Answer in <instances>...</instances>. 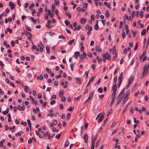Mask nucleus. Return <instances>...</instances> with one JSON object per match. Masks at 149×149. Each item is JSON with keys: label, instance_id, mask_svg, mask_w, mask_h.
Masks as SVG:
<instances>
[{"label": "nucleus", "instance_id": "de8ad7c7", "mask_svg": "<svg viewBox=\"0 0 149 149\" xmlns=\"http://www.w3.org/2000/svg\"><path fill=\"white\" fill-rule=\"evenodd\" d=\"M99 27L98 25H95L94 26V29L96 30H97L99 29Z\"/></svg>", "mask_w": 149, "mask_h": 149}, {"label": "nucleus", "instance_id": "052dcab7", "mask_svg": "<svg viewBox=\"0 0 149 149\" xmlns=\"http://www.w3.org/2000/svg\"><path fill=\"white\" fill-rule=\"evenodd\" d=\"M42 97V95L41 93H39L38 95V97L39 99L41 98Z\"/></svg>", "mask_w": 149, "mask_h": 149}, {"label": "nucleus", "instance_id": "79ce46f5", "mask_svg": "<svg viewBox=\"0 0 149 149\" xmlns=\"http://www.w3.org/2000/svg\"><path fill=\"white\" fill-rule=\"evenodd\" d=\"M25 27L27 30L29 31H31V28L30 27H29L27 25H26Z\"/></svg>", "mask_w": 149, "mask_h": 149}, {"label": "nucleus", "instance_id": "a19ab883", "mask_svg": "<svg viewBox=\"0 0 149 149\" xmlns=\"http://www.w3.org/2000/svg\"><path fill=\"white\" fill-rule=\"evenodd\" d=\"M65 23L67 26H68L70 24V22L69 21L68 22L66 20H65Z\"/></svg>", "mask_w": 149, "mask_h": 149}, {"label": "nucleus", "instance_id": "338daca9", "mask_svg": "<svg viewBox=\"0 0 149 149\" xmlns=\"http://www.w3.org/2000/svg\"><path fill=\"white\" fill-rule=\"evenodd\" d=\"M55 102L56 101L55 100H52L51 101L50 104L51 105H53L55 103Z\"/></svg>", "mask_w": 149, "mask_h": 149}, {"label": "nucleus", "instance_id": "69168bd1", "mask_svg": "<svg viewBox=\"0 0 149 149\" xmlns=\"http://www.w3.org/2000/svg\"><path fill=\"white\" fill-rule=\"evenodd\" d=\"M124 20H125L127 19H128V17L127 15H124Z\"/></svg>", "mask_w": 149, "mask_h": 149}, {"label": "nucleus", "instance_id": "3c124183", "mask_svg": "<svg viewBox=\"0 0 149 149\" xmlns=\"http://www.w3.org/2000/svg\"><path fill=\"white\" fill-rule=\"evenodd\" d=\"M134 122L135 123L138 124L139 122V120H136L135 118H134Z\"/></svg>", "mask_w": 149, "mask_h": 149}, {"label": "nucleus", "instance_id": "0e129e2a", "mask_svg": "<svg viewBox=\"0 0 149 149\" xmlns=\"http://www.w3.org/2000/svg\"><path fill=\"white\" fill-rule=\"evenodd\" d=\"M140 16L141 18H143V13L142 11H141L140 13Z\"/></svg>", "mask_w": 149, "mask_h": 149}, {"label": "nucleus", "instance_id": "f8f14e48", "mask_svg": "<svg viewBox=\"0 0 149 149\" xmlns=\"http://www.w3.org/2000/svg\"><path fill=\"white\" fill-rule=\"evenodd\" d=\"M85 29L86 30L87 29H88L89 31H91L92 30V28L91 26H89L88 25H86L85 27Z\"/></svg>", "mask_w": 149, "mask_h": 149}, {"label": "nucleus", "instance_id": "423d86ee", "mask_svg": "<svg viewBox=\"0 0 149 149\" xmlns=\"http://www.w3.org/2000/svg\"><path fill=\"white\" fill-rule=\"evenodd\" d=\"M83 138L85 143H86L88 140V135L87 134H85Z\"/></svg>", "mask_w": 149, "mask_h": 149}, {"label": "nucleus", "instance_id": "dca6fc26", "mask_svg": "<svg viewBox=\"0 0 149 149\" xmlns=\"http://www.w3.org/2000/svg\"><path fill=\"white\" fill-rule=\"evenodd\" d=\"M95 49L98 52H99L102 51L101 49H100L99 46L97 45L95 47Z\"/></svg>", "mask_w": 149, "mask_h": 149}, {"label": "nucleus", "instance_id": "cd10ccee", "mask_svg": "<svg viewBox=\"0 0 149 149\" xmlns=\"http://www.w3.org/2000/svg\"><path fill=\"white\" fill-rule=\"evenodd\" d=\"M34 4L33 3H32L31 4V5L29 6V8L30 10H31L34 7Z\"/></svg>", "mask_w": 149, "mask_h": 149}, {"label": "nucleus", "instance_id": "603ef678", "mask_svg": "<svg viewBox=\"0 0 149 149\" xmlns=\"http://www.w3.org/2000/svg\"><path fill=\"white\" fill-rule=\"evenodd\" d=\"M10 43L11 45V46L12 47H13V46H14L15 45V43L13 41H11Z\"/></svg>", "mask_w": 149, "mask_h": 149}, {"label": "nucleus", "instance_id": "864d4df0", "mask_svg": "<svg viewBox=\"0 0 149 149\" xmlns=\"http://www.w3.org/2000/svg\"><path fill=\"white\" fill-rule=\"evenodd\" d=\"M104 95L102 94V95H99V98L100 99H102L104 97Z\"/></svg>", "mask_w": 149, "mask_h": 149}, {"label": "nucleus", "instance_id": "ddd939ff", "mask_svg": "<svg viewBox=\"0 0 149 149\" xmlns=\"http://www.w3.org/2000/svg\"><path fill=\"white\" fill-rule=\"evenodd\" d=\"M130 93V91L129 90H128L127 91V92L126 93L125 95V98L127 99L128 98V97Z\"/></svg>", "mask_w": 149, "mask_h": 149}, {"label": "nucleus", "instance_id": "a18cd8bd", "mask_svg": "<svg viewBox=\"0 0 149 149\" xmlns=\"http://www.w3.org/2000/svg\"><path fill=\"white\" fill-rule=\"evenodd\" d=\"M74 107H73V108L72 107H70L68 109V111H73V110L74 109Z\"/></svg>", "mask_w": 149, "mask_h": 149}, {"label": "nucleus", "instance_id": "6e6552de", "mask_svg": "<svg viewBox=\"0 0 149 149\" xmlns=\"http://www.w3.org/2000/svg\"><path fill=\"white\" fill-rule=\"evenodd\" d=\"M134 77H131L129 79L128 81L129 83H130V84H131L133 82L134 79Z\"/></svg>", "mask_w": 149, "mask_h": 149}, {"label": "nucleus", "instance_id": "f704fd0d", "mask_svg": "<svg viewBox=\"0 0 149 149\" xmlns=\"http://www.w3.org/2000/svg\"><path fill=\"white\" fill-rule=\"evenodd\" d=\"M30 18L34 23H35L37 22V20L35 19L33 17H31Z\"/></svg>", "mask_w": 149, "mask_h": 149}, {"label": "nucleus", "instance_id": "9b49d317", "mask_svg": "<svg viewBox=\"0 0 149 149\" xmlns=\"http://www.w3.org/2000/svg\"><path fill=\"white\" fill-rule=\"evenodd\" d=\"M146 50H144L142 54L141 55H140V58H139V59L140 60L142 59L143 57L145 56L146 55Z\"/></svg>", "mask_w": 149, "mask_h": 149}, {"label": "nucleus", "instance_id": "a878e982", "mask_svg": "<svg viewBox=\"0 0 149 149\" xmlns=\"http://www.w3.org/2000/svg\"><path fill=\"white\" fill-rule=\"evenodd\" d=\"M146 30L145 29H144L141 31V34L142 35H145L146 33Z\"/></svg>", "mask_w": 149, "mask_h": 149}, {"label": "nucleus", "instance_id": "4be33fe9", "mask_svg": "<svg viewBox=\"0 0 149 149\" xmlns=\"http://www.w3.org/2000/svg\"><path fill=\"white\" fill-rule=\"evenodd\" d=\"M132 103V101H130L126 105L125 108V109H124V110H123V112H124V111H125L126 109H127V107H128V106L131 104Z\"/></svg>", "mask_w": 149, "mask_h": 149}, {"label": "nucleus", "instance_id": "9d476101", "mask_svg": "<svg viewBox=\"0 0 149 149\" xmlns=\"http://www.w3.org/2000/svg\"><path fill=\"white\" fill-rule=\"evenodd\" d=\"M94 79V78L93 76L90 79L89 81H88V83L86 87H87L90 84V83L92 82V81H93V80Z\"/></svg>", "mask_w": 149, "mask_h": 149}, {"label": "nucleus", "instance_id": "6ab92c4d", "mask_svg": "<svg viewBox=\"0 0 149 149\" xmlns=\"http://www.w3.org/2000/svg\"><path fill=\"white\" fill-rule=\"evenodd\" d=\"M45 48L47 51V54H49L50 53V49L48 46H46Z\"/></svg>", "mask_w": 149, "mask_h": 149}, {"label": "nucleus", "instance_id": "680f3d73", "mask_svg": "<svg viewBox=\"0 0 149 149\" xmlns=\"http://www.w3.org/2000/svg\"><path fill=\"white\" fill-rule=\"evenodd\" d=\"M17 109L19 111H22V107L20 105H18L17 106Z\"/></svg>", "mask_w": 149, "mask_h": 149}, {"label": "nucleus", "instance_id": "58836bf2", "mask_svg": "<svg viewBox=\"0 0 149 149\" xmlns=\"http://www.w3.org/2000/svg\"><path fill=\"white\" fill-rule=\"evenodd\" d=\"M117 57V53H115V54L113 58V60H115L116 59Z\"/></svg>", "mask_w": 149, "mask_h": 149}, {"label": "nucleus", "instance_id": "c9c22d12", "mask_svg": "<svg viewBox=\"0 0 149 149\" xmlns=\"http://www.w3.org/2000/svg\"><path fill=\"white\" fill-rule=\"evenodd\" d=\"M61 133H60V134H59L56 135L55 136V138L56 139H59V138H60V137H61Z\"/></svg>", "mask_w": 149, "mask_h": 149}, {"label": "nucleus", "instance_id": "7c9ffc66", "mask_svg": "<svg viewBox=\"0 0 149 149\" xmlns=\"http://www.w3.org/2000/svg\"><path fill=\"white\" fill-rule=\"evenodd\" d=\"M98 91L100 93H102L103 91V89L102 87H100L98 89Z\"/></svg>", "mask_w": 149, "mask_h": 149}, {"label": "nucleus", "instance_id": "37998d69", "mask_svg": "<svg viewBox=\"0 0 149 149\" xmlns=\"http://www.w3.org/2000/svg\"><path fill=\"white\" fill-rule=\"evenodd\" d=\"M94 93V91H92L91 93L89 94V95L90 96L91 98H92L93 95V94Z\"/></svg>", "mask_w": 149, "mask_h": 149}, {"label": "nucleus", "instance_id": "39448f33", "mask_svg": "<svg viewBox=\"0 0 149 149\" xmlns=\"http://www.w3.org/2000/svg\"><path fill=\"white\" fill-rule=\"evenodd\" d=\"M97 134L95 136V137H94V138H93V134H92V139H91V143H95V141L96 139V138L97 136Z\"/></svg>", "mask_w": 149, "mask_h": 149}, {"label": "nucleus", "instance_id": "aec40b11", "mask_svg": "<svg viewBox=\"0 0 149 149\" xmlns=\"http://www.w3.org/2000/svg\"><path fill=\"white\" fill-rule=\"evenodd\" d=\"M86 21V19L84 18H81L80 20V22L82 24H84V23Z\"/></svg>", "mask_w": 149, "mask_h": 149}, {"label": "nucleus", "instance_id": "1a4fd4ad", "mask_svg": "<svg viewBox=\"0 0 149 149\" xmlns=\"http://www.w3.org/2000/svg\"><path fill=\"white\" fill-rule=\"evenodd\" d=\"M57 121L56 120H54L53 121L52 123H50V126L51 127H53L54 125H56L57 124Z\"/></svg>", "mask_w": 149, "mask_h": 149}, {"label": "nucleus", "instance_id": "ea45409f", "mask_svg": "<svg viewBox=\"0 0 149 149\" xmlns=\"http://www.w3.org/2000/svg\"><path fill=\"white\" fill-rule=\"evenodd\" d=\"M6 29H7V31H8V32H10V33H11L12 32V29H10L9 28H7Z\"/></svg>", "mask_w": 149, "mask_h": 149}, {"label": "nucleus", "instance_id": "f3484780", "mask_svg": "<svg viewBox=\"0 0 149 149\" xmlns=\"http://www.w3.org/2000/svg\"><path fill=\"white\" fill-rule=\"evenodd\" d=\"M64 94V91L63 90H61L60 91L59 94V96L60 97H62Z\"/></svg>", "mask_w": 149, "mask_h": 149}, {"label": "nucleus", "instance_id": "bf43d9fd", "mask_svg": "<svg viewBox=\"0 0 149 149\" xmlns=\"http://www.w3.org/2000/svg\"><path fill=\"white\" fill-rule=\"evenodd\" d=\"M87 55L89 57L91 58L92 57V54L90 52L88 53Z\"/></svg>", "mask_w": 149, "mask_h": 149}, {"label": "nucleus", "instance_id": "473e14b6", "mask_svg": "<svg viewBox=\"0 0 149 149\" xmlns=\"http://www.w3.org/2000/svg\"><path fill=\"white\" fill-rule=\"evenodd\" d=\"M55 5L54 4H53L52 5V9L51 10L52 12H54V10L55 8Z\"/></svg>", "mask_w": 149, "mask_h": 149}, {"label": "nucleus", "instance_id": "5fc2aeb1", "mask_svg": "<svg viewBox=\"0 0 149 149\" xmlns=\"http://www.w3.org/2000/svg\"><path fill=\"white\" fill-rule=\"evenodd\" d=\"M74 54L77 56H80V54L79 52H76L74 53Z\"/></svg>", "mask_w": 149, "mask_h": 149}, {"label": "nucleus", "instance_id": "f257e3e1", "mask_svg": "<svg viewBox=\"0 0 149 149\" xmlns=\"http://www.w3.org/2000/svg\"><path fill=\"white\" fill-rule=\"evenodd\" d=\"M117 88V85L116 84H114L112 86V90L113 91L112 96H115Z\"/></svg>", "mask_w": 149, "mask_h": 149}, {"label": "nucleus", "instance_id": "e433bc0d", "mask_svg": "<svg viewBox=\"0 0 149 149\" xmlns=\"http://www.w3.org/2000/svg\"><path fill=\"white\" fill-rule=\"evenodd\" d=\"M136 31L135 32H134V30H132L131 33L132 34H133V37H134L135 36V35L136 34Z\"/></svg>", "mask_w": 149, "mask_h": 149}, {"label": "nucleus", "instance_id": "6e6d98bb", "mask_svg": "<svg viewBox=\"0 0 149 149\" xmlns=\"http://www.w3.org/2000/svg\"><path fill=\"white\" fill-rule=\"evenodd\" d=\"M145 110V108L144 107H143L141 110H139V112H141V111H144Z\"/></svg>", "mask_w": 149, "mask_h": 149}, {"label": "nucleus", "instance_id": "49530a36", "mask_svg": "<svg viewBox=\"0 0 149 149\" xmlns=\"http://www.w3.org/2000/svg\"><path fill=\"white\" fill-rule=\"evenodd\" d=\"M100 142V140H98L97 141V142L95 144V146L97 147L99 145V143Z\"/></svg>", "mask_w": 149, "mask_h": 149}, {"label": "nucleus", "instance_id": "20e7f679", "mask_svg": "<svg viewBox=\"0 0 149 149\" xmlns=\"http://www.w3.org/2000/svg\"><path fill=\"white\" fill-rule=\"evenodd\" d=\"M104 113H102V114L101 115L98 121V123H100L104 117Z\"/></svg>", "mask_w": 149, "mask_h": 149}, {"label": "nucleus", "instance_id": "e2e57ef3", "mask_svg": "<svg viewBox=\"0 0 149 149\" xmlns=\"http://www.w3.org/2000/svg\"><path fill=\"white\" fill-rule=\"evenodd\" d=\"M125 36V32H123L122 33V37L123 38H124Z\"/></svg>", "mask_w": 149, "mask_h": 149}, {"label": "nucleus", "instance_id": "4468645a", "mask_svg": "<svg viewBox=\"0 0 149 149\" xmlns=\"http://www.w3.org/2000/svg\"><path fill=\"white\" fill-rule=\"evenodd\" d=\"M118 100L116 104V105H118L121 102L122 100H123V99H121V98H120L119 97V98L118 97Z\"/></svg>", "mask_w": 149, "mask_h": 149}, {"label": "nucleus", "instance_id": "2eb2a0df", "mask_svg": "<svg viewBox=\"0 0 149 149\" xmlns=\"http://www.w3.org/2000/svg\"><path fill=\"white\" fill-rule=\"evenodd\" d=\"M124 94H125L124 92H123V93H121V92H120V93L119 94V95L118 98V97L120 96V97H119L121 98V99H123V97L124 96Z\"/></svg>", "mask_w": 149, "mask_h": 149}, {"label": "nucleus", "instance_id": "c756f323", "mask_svg": "<svg viewBox=\"0 0 149 149\" xmlns=\"http://www.w3.org/2000/svg\"><path fill=\"white\" fill-rule=\"evenodd\" d=\"M28 87L27 86H25L24 87V91L26 93L28 92Z\"/></svg>", "mask_w": 149, "mask_h": 149}, {"label": "nucleus", "instance_id": "b1692460", "mask_svg": "<svg viewBox=\"0 0 149 149\" xmlns=\"http://www.w3.org/2000/svg\"><path fill=\"white\" fill-rule=\"evenodd\" d=\"M5 142V141L4 139L2 140L0 142V146L1 147H2L3 146V143Z\"/></svg>", "mask_w": 149, "mask_h": 149}, {"label": "nucleus", "instance_id": "5701e85b", "mask_svg": "<svg viewBox=\"0 0 149 149\" xmlns=\"http://www.w3.org/2000/svg\"><path fill=\"white\" fill-rule=\"evenodd\" d=\"M123 75V72H121L120 74V75L119 77V78H118V80L119 81H120V80H122V81L123 80V78H122Z\"/></svg>", "mask_w": 149, "mask_h": 149}, {"label": "nucleus", "instance_id": "774afa93", "mask_svg": "<svg viewBox=\"0 0 149 149\" xmlns=\"http://www.w3.org/2000/svg\"><path fill=\"white\" fill-rule=\"evenodd\" d=\"M117 122H115L113 123L111 125V127H113L116 124Z\"/></svg>", "mask_w": 149, "mask_h": 149}, {"label": "nucleus", "instance_id": "f03ea898", "mask_svg": "<svg viewBox=\"0 0 149 149\" xmlns=\"http://www.w3.org/2000/svg\"><path fill=\"white\" fill-rule=\"evenodd\" d=\"M102 56L109 61H110L111 59V56L109 54L108 52H107L105 54L103 53L102 54Z\"/></svg>", "mask_w": 149, "mask_h": 149}, {"label": "nucleus", "instance_id": "7ed1b4c3", "mask_svg": "<svg viewBox=\"0 0 149 149\" xmlns=\"http://www.w3.org/2000/svg\"><path fill=\"white\" fill-rule=\"evenodd\" d=\"M87 56V54L85 52L83 53L82 54L80 55V58L81 61H83L84 59Z\"/></svg>", "mask_w": 149, "mask_h": 149}, {"label": "nucleus", "instance_id": "0eeeda50", "mask_svg": "<svg viewBox=\"0 0 149 149\" xmlns=\"http://www.w3.org/2000/svg\"><path fill=\"white\" fill-rule=\"evenodd\" d=\"M75 79L77 81L76 83L77 84H81V81H82L81 79L76 77L75 78Z\"/></svg>", "mask_w": 149, "mask_h": 149}, {"label": "nucleus", "instance_id": "8fccbe9b", "mask_svg": "<svg viewBox=\"0 0 149 149\" xmlns=\"http://www.w3.org/2000/svg\"><path fill=\"white\" fill-rule=\"evenodd\" d=\"M50 114H48L47 115V116H50L51 117V118H52L53 117V112H50Z\"/></svg>", "mask_w": 149, "mask_h": 149}, {"label": "nucleus", "instance_id": "a211bd4d", "mask_svg": "<svg viewBox=\"0 0 149 149\" xmlns=\"http://www.w3.org/2000/svg\"><path fill=\"white\" fill-rule=\"evenodd\" d=\"M27 123L29 125L30 129H31V123L30 120L29 119H27Z\"/></svg>", "mask_w": 149, "mask_h": 149}, {"label": "nucleus", "instance_id": "c03bdc74", "mask_svg": "<svg viewBox=\"0 0 149 149\" xmlns=\"http://www.w3.org/2000/svg\"><path fill=\"white\" fill-rule=\"evenodd\" d=\"M46 70L49 73H51L52 72L51 70L48 68H46Z\"/></svg>", "mask_w": 149, "mask_h": 149}, {"label": "nucleus", "instance_id": "4c0bfd02", "mask_svg": "<svg viewBox=\"0 0 149 149\" xmlns=\"http://www.w3.org/2000/svg\"><path fill=\"white\" fill-rule=\"evenodd\" d=\"M106 16L107 17H109L110 16V14L108 13L107 10L106 11Z\"/></svg>", "mask_w": 149, "mask_h": 149}, {"label": "nucleus", "instance_id": "bb28decb", "mask_svg": "<svg viewBox=\"0 0 149 149\" xmlns=\"http://www.w3.org/2000/svg\"><path fill=\"white\" fill-rule=\"evenodd\" d=\"M74 39H73L71 40H70L68 42V44L69 45H72V43H73L74 42Z\"/></svg>", "mask_w": 149, "mask_h": 149}, {"label": "nucleus", "instance_id": "72a5a7b5", "mask_svg": "<svg viewBox=\"0 0 149 149\" xmlns=\"http://www.w3.org/2000/svg\"><path fill=\"white\" fill-rule=\"evenodd\" d=\"M138 43L137 42H136V45L135 46V47L134 48V51H135L136 49H137L138 48Z\"/></svg>", "mask_w": 149, "mask_h": 149}, {"label": "nucleus", "instance_id": "09e8293b", "mask_svg": "<svg viewBox=\"0 0 149 149\" xmlns=\"http://www.w3.org/2000/svg\"><path fill=\"white\" fill-rule=\"evenodd\" d=\"M95 147V143H92L91 149H94Z\"/></svg>", "mask_w": 149, "mask_h": 149}, {"label": "nucleus", "instance_id": "4d7b16f0", "mask_svg": "<svg viewBox=\"0 0 149 149\" xmlns=\"http://www.w3.org/2000/svg\"><path fill=\"white\" fill-rule=\"evenodd\" d=\"M81 40H84V36L83 35H81L80 36Z\"/></svg>", "mask_w": 149, "mask_h": 149}, {"label": "nucleus", "instance_id": "393cba45", "mask_svg": "<svg viewBox=\"0 0 149 149\" xmlns=\"http://www.w3.org/2000/svg\"><path fill=\"white\" fill-rule=\"evenodd\" d=\"M113 96V97L112 98V100L111 102L110 105H112L113 104V102H114V101L116 97L115 96Z\"/></svg>", "mask_w": 149, "mask_h": 149}, {"label": "nucleus", "instance_id": "412c9836", "mask_svg": "<svg viewBox=\"0 0 149 149\" xmlns=\"http://www.w3.org/2000/svg\"><path fill=\"white\" fill-rule=\"evenodd\" d=\"M104 4L108 8H111V7H110V4L109 3H108L106 2H104Z\"/></svg>", "mask_w": 149, "mask_h": 149}, {"label": "nucleus", "instance_id": "2f4dec72", "mask_svg": "<svg viewBox=\"0 0 149 149\" xmlns=\"http://www.w3.org/2000/svg\"><path fill=\"white\" fill-rule=\"evenodd\" d=\"M69 141H66V142L65 144V147H67L69 145Z\"/></svg>", "mask_w": 149, "mask_h": 149}, {"label": "nucleus", "instance_id": "13d9d810", "mask_svg": "<svg viewBox=\"0 0 149 149\" xmlns=\"http://www.w3.org/2000/svg\"><path fill=\"white\" fill-rule=\"evenodd\" d=\"M61 118L62 119H64L65 118V116L64 114L63 113L61 115Z\"/></svg>", "mask_w": 149, "mask_h": 149}, {"label": "nucleus", "instance_id": "c85d7f7f", "mask_svg": "<svg viewBox=\"0 0 149 149\" xmlns=\"http://www.w3.org/2000/svg\"><path fill=\"white\" fill-rule=\"evenodd\" d=\"M96 58L98 60V63H100V62L102 60V58H99V57L98 56H97Z\"/></svg>", "mask_w": 149, "mask_h": 149}]
</instances>
